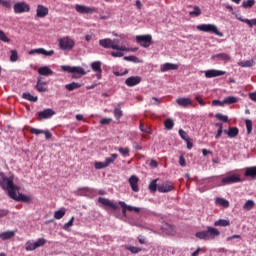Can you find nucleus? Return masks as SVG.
I'll use <instances>...</instances> for the list:
<instances>
[{"label":"nucleus","mask_w":256,"mask_h":256,"mask_svg":"<svg viewBox=\"0 0 256 256\" xmlns=\"http://www.w3.org/2000/svg\"><path fill=\"white\" fill-rule=\"evenodd\" d=\"M2 180L0 181V186L8 191V195L10 198L17 202L30 203L32 198L30 196L23 195L17 192L19 191V187L14 185L12 178H7L4 173H0Z\"/></svg>","instance_id":"f257e3e1"},{"label":"nucleus","mask_w":256,"mask_h":256,"mask_svg":"<svg viewBox=\"0 0 256 256\" xmlns=\"http://www.w3.org/2000/svg\"><path fill=\"white\" fill-rule=\"evenodd\" d=\"M119 153L124 156V157H128L130 155V149L129 148H123V147H120L118 149Z\"/></svg>","instance_id":"49530a36"},{"label":"nucleus","mask_w":256,"mask_h":256,"mask_svg":"<svg viewBox=\"0 0 256 256\" xmlns=\"http://www.w3.org/2000/svg\"><path fill=\"white\" fill-rule=\"evenodd\" d=\"M75 9L80 14H93L97 13V8L91 7V6H83L82 4H76Z\"/></svg>","instance_id":"9d476101"},{"label":"nucleus","mask_w":256,"mask_h":256,"mask_svg":"<svg viewBox=\"0 0 256 256\" xmlns=\"http://www.w3.org/2000/svg\"><path fill=\"white\" fill-rule=\"evenodd\" d=\"M111 121H112L111 118H104V119L101 120V124L102 125H108V124H110Z\"/></svg>","instance_id":"680f3d73"},{"label":"nucleus","mask_w":256,"mask_h":256,"mask_svg":"<svg viewBox=\"0 0 256 256\" xmlns=\"http://www.w3.org/2000/svg\"><path fill=\"white\" fill-rule=\"evenodd\" d=\"M14 236H15L14 231H6V232L0 233V239L3 241L9 240V239L13 238Z\"/></svg>","instance_id":"a878e982"},{"label":"nucleus","mask_w":256,"mask_h":256,"mask_svg":"<svg viewBox=\"0 0 256 256\" xmlns=\"http://www.w3.org/2000/svg\"><path fill=\"white\" fill-rule=\"evenodd\" d=\"M74 220H75V217L73 216L70 220H69V222H67L65 225H64V230H68L71 226H73V222H74Z\"/></svg>","instance_id":"5fc2aeb1"},{"label":"nucleus","mask_w":256,"mask_h":256,"mask_svg":"<svg viewBox=\"0 0 256 256\" xmlns=\"http://www.w3.org/2000/svg\"><path fill=\"white\" fill-rule=\"evenodd\" d=\"M236 19H238L242 23L248 24V27L253 28V26H256V19H243V17L240 14H236Z\"/></svg>","instance_id":"5701e85b"},{"label":"nucleus","mask_w":256,"mask_h":256,"mask_svg":"<svg viewBox=\"0 0 256 256\" xmlns=\"http://www.w3.org/2000/svg\"><path fill=\"white\" fill-rule=\"evenodd\" d=\"M215 117H216L218 120H220V121H222V122H224V123H228V122H229L228 116L222 115V114H220V113L216 114Z\"/></svg>","instance_id":"de8ad7c7"},{"label":"nucleus","mask_w":256,"mask_h":256,"mask_svg":"<svg viewBox=\"0 0 256 256\" xmlns=\"http://www.w3.org/2000/svg\"><path fill=\"white\" fill-rule=\"evenodd\" d=\"M138 182H139V178L136 176H131V178L129 179V183L134 192L139 191Z\"/></svg>","instance_id":"393cba45"},{"label":"nucleus","mask_w":256,"mask_h":256,"mask_svg":"<svg viewBox=\"0 0 256 256\" xmlns=\"http://www.w3.org/2000/svg\"><path fill=\"white\" fill-rule=\"evenodd\" d=\"M10 53H11L10 61L11 62H16L18 60V53H17V51L11 50Z\"/></svg>","instance_id":"09e8293b"},{"label":"nucleus","mask_w":256,"mask_h":256,"mask_svg":"<svg viewBox=\"0 0 256 256\" xmlns=\"http://www.w3.org/2000/svg\"><path fill=\"white\" fill-rule=\"evenodd\" d=\"M0 41L4 42V43H9L10 40L8 39V37L5 35V33L0 30Z\"/></svg>","instance_id":"603ef678"},{"label":"nucleus","mask_w":256,"mask_h":256,"mask_svg":"<svg viewBox=\"0 0 256 256\" xmlns=\"http://www.w3.org/2000/svg\"><path fill=\"white\" fill-rule=\"evenodd\" d=\"M119 40L114 39H102L99 41V45L105 49H113L117 51H129L125 46H119Z\"/></svg>","instance_id":"7ed1b4c3"},{"label":"nucleus","mask_w":256,"mask_h":256,"mask_svg":"<svg viewBox=\"0 0 256 256\" xmlns=\"http://www.w3.org/2000/svg\"><path fill=\"white\" fill-rule=\"evenodd\" d=\"M254 5H255V0H244V2H242V7L244 9L252 8Z\"/></svg>","instance_id":"c9c22d12"},{"label":"nucleus","mask_w":256,"mask_h":256,"mask_svg":"<svg viewBox=\"0 0 256 256\" xmlns=\"http://www.w3.org/2000/svg\"><path fill=\"white\" fill-rule=\"evenodd\" d=\"M114 115H115V118L116 120H120V118L123 116V112L121 110V107L120 105H118L115 109H114Z\"/></svg>","instance_id":"4c0bfd02"},{"label":"nucleus","mask_w":256,"mask_h":256,"mask_svg":"<svg viewBox=\"0 0 256 256\" xmlns=\"http://www.w3.org/2000/svg\"><path fill=\"white\" fill-rule=\"evenodd\" d=\"M254 207H255V202L253 200L246 201V203H244V206H242V208H244V210L246 211H250Z\"/></svg>","instance_id":"72a5a7b5"},{"label":"nucleus","mask_w":256,"mask_h":256,"mask_svg":"<svg viewBox=\"0 0 256 256\" xmlns=\"http://www.w3.org/2000/svg\"><path fill=\"white\" fill-rule=\"evenodd\" d=\"M62 71L67 73H72L73 79H79L82 76L86 75V72L81 67H70V66H61Z\"/></svg>","instance_id":"20e7f679"},{"label":"nucleus","mask_w":256,"mask_h":256,"mask_svg":"<svg viewBox=\"0 0 256 256\" xmlns=\"http://www.w3.org/2000/svg\"><path fill=\"white\" fill-rule=\"evenodd\" d=\"M162 230L169 235H173L175 233L174 227L168 223L162 225Z\"/></svg>","instance_id":"cd10ccee"},{"label":"nucleus","mask_w":256,"mask_h":256,"mask_svg":"<svg viewBox=\"0 0 256 256\" xmlns=\"http://www.w3.org/2000/svg\"><path fill=\"white\" fill-rule=\"evenodd\" d=\"M65 213H66L65 209L62 208V209H60V210H58V211H56V212L54 213V218L57 219V220H59V219H61V218L64 217Z\"/></svg>","instance_id":"a19ab883"},{"label":"nucleus","mask_w":256,"mask_h":256,"mask_svg":"<svg viewBox=\"0 0 256 256\" xmlns=\"http://www.w3.org/2000/svg\"><path fill=\"white\" fill-rule=\"evenodd\" d=\"M42 134L45 135V137H46L47 140L52 138V134H51L50 131H48V130H43V133H42Z\"/></svg>","instance_id":"e2e57ef3"},{"label":"nucleus","mask_w":256,"mask_h":256,"mask_svg":"<svg viewBox=\"0 0 256 256\" xmlns=\"http://www.w3.org/2000/svg\"><path fill=\"white\" fill-rule=\"evenodd\" d=\"M36 89L38 92H46L47 91V85L44 82H41L40 79L37 81Z\"/></svg>","instance_id":"c756f323"},{"label":"nucleus","mask_w":256,"mask_h":256,"mask_svg":"<svg viewBox=\"0 0 256 256\" xmlns=\"http://www.w3.org/2000/svg\"><path fill=\"white\" fill-rule=\"evenodd\" d=\"M22 98L34 103L38 101V97L32 96L30 93H23Z\"/></svg>","instance_id":"2f4dec72"},{"label":"nucleus","mask_w":256,"mask_h":256,"mask_svg":"<svg viewBox=\"0 0 256 256\" xmlns=\"http://www.w3.org/2000/svg\"><path fill=\"white\" fill-rule=\"evenodd\" d=\"M224 134L229 138H236L239 135V129L237 127H230L228 130H224Z\"/></svg>","instance_id":"4be33fe9"},{"label":"nucleus","mask_w":256,"mask_h":256,"mask_svg":"<svg viewBox=\"0 0 256 256\" xmlns=\"http://www.w3.org/2000/svg\"><path fill=\"white\" fill-rule=\"evenodd\" d=\"M225 74H226V72L225 71H221V70H208V71H205L206 78H215V77L223 76Z\"/></svg>","instance_id":"6ab92c4d"},{"label":"nucleus","mask_w":256,"mask_h":256,"mask_svg":"<svg viewBox=\"0 0 256 256\" xmlns=\"http://www.w3.org/2000/svg\"><path fill=\"white\" fill-rule=\"evenodd\" d=\"M249 97L252 101L256 102V92L250 93Z\"/></svg>","instance_id":"774afa93"},{"label":"nucleus","mask_w":256,"mask_h":256,"mask_svg":"<svg viewBox=\"0 0 256 256\" xmlns=\"http://www.w3.org/2000/svg\"><path fill=\"white\" fill-rule=\"evenodd\" d=\"M98 201H99V203L103 204L106 207H110L113 210H118L119 209V206L116 203H114L113 201H110L109 199L100 197L98 199Z\"/></svg>","instance_id":"dca6fc26"},{"label":"nucleus","mask_w":256,"mask_h":256,"mask_svg":"<svg viewBox=\"0 0 256 256\" xmlns=\"http://www.w3.org/2000/svg\"><path fill=\"white\" fill-rule=\"evenodd\" d=\"M237 98L236 97H233V96H230V97H226V99H224L222 101V103L226 104V105H231V104H235L237 103Z\"/></svg>","instance_id":"f704fd0d"},{"label":"nucleus","mask_w":256,"mask_h":256,"mask_svg":"<svg viewBox=\"0 0 256 256\" xmlns=\"http://www.w3.org/2000/svg\"><path fill=\"white\" fill-rule=\"evenodd\" d=\"M246 177H255L256 176V166L246 168V172L244 173Z\"/></svg>","instance_id":"7c9ffc66"},{"label":"nucleus","mask_w":256,"mask_h":256,"mask_svg":"<svg viewBox=\"0 0 256 256\" xmlns=\"http://www.w3.org/2000/svg\"><path fill=\"white\" fill-rule=\"evenodd\" d=\"M46 242L47 241L44 238H39L36 242H33L32 240H29L25 244V249L27 251H33V250L45 245Z\"/></svg>","instance_id":"0eeeda50"},{"label":"nucleus","mask_w":256,"mask_h":256,"mask_svg":"<svg viewBox=\"0 0 256 256\" xmlns=\"http://www.w3.org/2000/svg\"><path fill=\"white\" fill-rule=\"evenodd\" d=\"M216 202L224 208H228L230 206L229 201L223 198H217Z\"/></svg>","instance_id":"58836bf2"},{"label":"nucleus","mask_w":256,"mask_h":256,"mask_svg":"<svg viewBox=\"0 0 256 256\" xmlns=\"http://www.w3.org/2000/svg\"><path fill=\"white\" fill-rule=\"evenodd\" d=\"M0 4L6 9L11 8V0H0Z\"/></svg>","instance_id":"3c124183"},{"label":"nucleus","mask_w":256,"mask_h":256,"mask_svg":"<svg viewBox=\"0 0 256 256\" xmlns=\"http://www.w3.org/2000/svg\"><path fill=\"white\" fill-rule=\"evenodd\" d=\"M220 235L221 232L217 228L211 226H208L207 230L196 233V237L201 240H213L216 237H219Z\"/></svg>","instance_id":"f03ea898"},{"label":"nucleus","mask_w":256,"mask_h":256,"mask_svg":"<svg viewBox=\"0 0 256 256\" xmlns=\"http://www.w3.org/2000/svg\"><path fill=\"white\" fill-rule=\"evenodd\" d=\"M38 73L42 76H51V75H53V71L50 68H48L47 66L39 68Z\"/></svg>","instance_id":"bb28decb"},{"label":"nucleus","mask_w":256,"mask_h":256,"mask_svg":"<svg viewBox=\"0 0 256 256\" xmlns=\"http://www.w3.org/2000/svg\"><path fill=\"white\" fill-rule=\"evenodd\" d=\"M253 130V123L251 120H246V131L248 132V134H251Z\"/></svg>","instance_id":"8fccbe9b"},{"label":"nucleus","mask_w":256,"mask_h":256,"mask_svg":"<svg viewBox=\"0 0 256 256\" xmlns=\"http://www.w3.org/2000/svg\"><path fill=\"white\" fill-rule=\"evenodd\" d=\"M202 13V10L199 8V6H194V10H192L191 12H189L190 16H196L199 17Z\"/></svg>","instance_id":"79ce46f5"},{"label":"nucleus","mask_w":256,"mask_h":256,"mask_svg":"<svg viewBox=\"0 0 256 256\" xmlns=\"http://www.w3.org/2000/svg\"><path fill=\"white\" fill-rule=\"evenodd\" d=\"M164 125L167 130H172L174 128L175 123L171 118H169L165 121Z\"/></svg>","instance_id":"37998d69"},{"label":"nucleus","mask_w":256,"mask_h":256,"mask_svg":"<svg viewBox=\"0 0 256 256\" xmlns=\"http://www.w3.org/2000/svg\"><path fill=\"white\" fill-rule=\"evenodd\" d=\"M253 64H254L253 61H246V62H244V63H240V65H241L242 67H252Z\"/></svg>","instance_id":"bf43d9fd"},{"label":"nucleus","mask_w":256,"mask_h":256,"mask_svg":"<svg viewBox=\"0 0 256 256\" xmlns=\"http://www.w3.org/2000/svg\"><path fill=\"white\" fill-rule=\"evenodd\" d=\"M123 52L124 51L112 52L111 55L115 58H120L124 56Z\"/></svg>","instance_id":"13d9d810"},{"label":"nucleus","mask_w":256,"mask_h":256,"mask_svg":"<svg viewBox=\"0 0 256 256\" xmlns=\"http://www.w3.org/2000/svg\"><path fill=\"white\" fill-rule=\"evenodd\" d=\"M13 9L15 14L28 13L30 11V6L27 2H16Z\"/></svg>","instance_id":"6e6552de"},{"label":"nucleus","mask_w":256,"mask_h":256,"mask_svg":"<svg viewBox=\"0 0 256 256\" xmlns=\"http://www.w3.org/2000/svg\"><path fill=\"white\" fill-rule=\"evenodd\" d=\"M233 239H241V235H232V236H230V237H228V238H226V241H231V240H233Z\"/></svg>","instance_id":"0e129e2a"},{"label":"nucleus","mask_w":256,"mask_h":256,"mask_svg":"<svg viewBox=\"0 0 256 256\" xmlns=\"http://www.w3.org/2000/svg\"><path fill=\"white\" fill-rule=\"evenodd\" d=\"M157 181L158 179H155L151 182V184L149 185V190L153 193H155L158 190V186H157Z\"/></svg>","instance_id":"a18cd8bd"},{"label":"nucleus","mask_w":256,"mask_h":256,"mask_svg":"<svg viewBox=\"0 0 256 256\" xmlns=\"http://www.w3.org/2000/svg\"><path fill=\"white\" fill-rule=\"evenodd\" d=\"M176 102H177V104H178L180 107H183V108H187V107H189V106H192V104H193L192 99H190V98H184V97L178 98V99L176 100Z\"/></svg>","instance_id":"aec40b11"},{"label":"nucleus","mask_w":256,"mask_h":256,"mask_svg":"<svg viewBox=\"0 0 256 256\" xmlns=\"http://www.w3.org/2000/svg\"><path fill=\"white\" fill-rule=\"evenodd\" d=\"M213 58H218V59H220L222 61H226V62L231 60V57L228 54H225V53L217 54Z\"/></svg>","instance_id":"e433bc0d"},{"label":"nucleus","mask_w":256,"mask_h":256,"mask_svg":"<svg viewBox=\"0 0 256 256\" xmlns=\"http://www.w3.org/2000/svg\"><path fill=\"white\" fill-rule=\"evenodd\" d=\"M214 225L219 227H227L231 225V222L230 220L219 219L218 221H215Z\"/></svg>","instance_id":"c85d7f7f"},{"label":"nucleus","mask_w":256,"mask_h":256,"mask_svg":"<svg viewBox=\"0 0 256 256\" xmlns=\"http://www.w3.org/2000/svg\"><path fill=\"white\" fill-rule=\"evenodd\" d=\"M95 168H96L97 170H100V169L107 168V166H106L105 162H96V163H95Z\"/></svg>","instance_id":"864d4df0"},{"label":"nucleus","mask_w":256,"mask_h":256,"mask_svg":"<svg viewBox=\"0 0 256 256\" xmlns=\"http://www.w3.org/2000/svg\"><path fill=\"white\" fill-rule=\"evenodd\" d=\"M118 158V155L117 154H112L111 157L109 158H106L105 160V165L106 167H108L110 164L114 163V161Z\"/></svg>","instance_id":"ea45409f"},{"label":"nucleus","mask_w":256,"mask_h":256,"mask_svg":"<svg viewBox=\"0 0 256 256\" xmlns=\"http://www.w3.org/2000/svg\"><path fill=\"white\" fill-rule=\"evenodd\" d=\"M142 81L141 77L139 76H135V77H129L126 81H125V84L128 86V87H134V86H137L138 84H140Z\"/></svg>","instance_id":"a211bd4d"},{"label":"nucleus","mask_w":256,"mask_h":256,"mask_svg":"<svg viewBox=\"0 0 256 256\" xmlns=\"http://www.w3.org/2000/svg\"><path fill=\"white\" fill-rule=\"evenodd\" d=\"M196 100H197V102L201 105V106H205V102H204V100L200 97V96H197L196 97Z\"/></svg>","instance_id":"338daca9"},{"label":"nucleus","mask_w":256,"mask_h":256,"mask_svg":"<svg viewBox=\"0 0 256 256\" xmlns=\"http://www.w3.org/2000/svg\"><path fill=\"white\" fill-rule=\"evenodd\" d=\"M179 164L182 166V167H185L186 166V160L184 158V156H181L180 159H179Z\"/></svg>","instance_id":"69168bd1"},{"label":"nucleus","mask_w":256,"mask_h":256,"mask_svg":"<svg viewBox=\"0 0 256 256\" xmlns=\"http://www.w3.org/2000/svg\"><path fill=\"white\" fill-rule=\"evenodd\" d=\"M119 205L122 207V213L124 216H126V212L128 211H135V212H140V208L138 207H133V206H129L127 205L125 202L123 201H119Z\"/></svg>","instance_id":"f3484780"},{"label":"nucleus","mask_w":256,"mask_h":256,"mask_svg":"<svg viewBox=\"0 0 256 256\" xmlns=\"http://www.w3.org/2000/svg\"><path fill=\"white\" fill-rule=\"evenodd\" d=\"M49 14L48 8L46 6H42V4H38L36 10V16L38 18H45Z\"/></svg>","instance_id":"2eb2a0df"},{"label":"nucleus","mask_w":256,"mask_h":256,"mask_svg":"<svg viewBox=\"0 0 256 256\" xmlns=\"http://www.w3.org/2000/svg\"><path fill=\"white\" fill-rule=\"evenodd\" d=\"M197 30L201 31V32H205V33H213L215 35H217L218 37H223V33H221L217 26L212 25V24H203V25H199L196 27Z\"/></svg>","instance_id":"39448f33"},{"label":"nucleus","mask_w":256,"mask_h":256,"mask_svg":"<svg viewBox=\"0 0 256 256\" xmlns=\"http://www.w3.org/2000/svg\"><path fill=\"white\" fill-rule=\"evenodd\" d=\"M34 54H38V55H43V56H46V57H50L54 54V51L53 50H50V51H46L45 49L43 48H39V49H34V50H31L29 52V55H34Z\"/></svg>","instance_id":"4468645a"},{"label":"nucleus","mask_w":256,"mask_h":256,"mask_svg":"<svg viewBox=\"0 0 256 256\" xmlns=\"http://www.w3.org/2000/svg\"><path fill=\"white\" fill-rule=\"evenodd\" d=\"M125 248H126L127 250H129L130 252H132L133 254H137V253H139V252L142 251L141 248L135 247V246L126 245Z\"/></svg>","instance_id":"c03bdc74"},{"label":"nucleus","mask_w":256,"mask_h":256,"mask_svg":"<svg viewBox=\"0 0 256 256\" xmlns=\"http://www.w3.org/2000/svg\"><path fill=\"white\" fill-rule=\"evenodd\" d=\"M136 42L144 47V48H149L150 45L152 44V36L151 35H141L136 37Z\"/></svg>","instance_id":"1a4fd4ad"},{"label":"nucleus","mask_w":256,"mask_h":256,"mask_svg":"<svg viewBox=\"0 0 256 256\" xmlns=\"http://www.w3.org/2000/svg\"><path fill=\"white\" fill-rule=\"evenodd\" d=\"M56 113L52 109H45L37 113L38 120H47L54 116Z\"/></svg>","instance_id":"f8f14e48"},{"label":"nucleus","mask_w":256,"mask_h":256,"mask_svg":"<svg viewBox=\"0 0 256 256\" xmlns=\"http://www.w3.org/2000/svg\"><path fill=\"white\" fill-rule=\"evenodd\" d=\"M238 182H241V176L239 174H234L222 178V185H230Z\"/></svg>","instance_id":"9b49d317"},{"label":"nucleus","mask_w":256,"mask_h":256,"mask_svg":"<svg viewBox=\"0 0 256 256\" xmlns=\"http://www.w3.org/2000/svg\"><path fill=\"white\" fill-rule=\"evenodd\" d=\"M174 189L175 187L172 182H165L158 186V191L160 193H167V192L173 191Z\"/></svg>","instance_id":"ddd939ff"},{"label":"nucleus","mask_w":256,"mask_h":256,"mask_svg":"<svg viewBox=\"0 0 256 256\" xmlns=\"http://www.w3.org/2000/svg\"><path fill=\"white\" fill-rule=\"evenodd\" d=\"M44 130H39V129H36V128H30V133L31 134H34V135H40V134H43Z\"/></svg>","instance_id":"4d7b16f0"},{"label":"nucleus","mask_w":256,"mask_h":256,"mask_svg":"<svg viewBox=\"0 0 256 256\" xmlns=\"http://www.w3.org/2000/svg\"><path fill=\"white\" fill-rule=\"evenodd\" d=\"M179 135L181 136V138L185 141H188L189 137L188 134L184 131V130H179Z\"/></svg>","instance_id":"6e6d98bb"},{"label":"nucleus","mask_w":256,"mask_h":256,"mask_svg":"<svg viewBox=\"0 0 256 256\" xmlns=\"http://www.w3.org/2000/svg\"><path fill=\"white\" fill-rule=\"evenodd\" d=\"M140 130H141L142 132H145V133H148V134L151 133L150 129L147 128V127H145L142 123L140 124Z\"/></svg>","instance_id":"052dcab7"},{"label":"nucleus","mask_w":256,"mask_h":256,"mask_svg":"<svg viewBox=\"0 0 256 256\" xmlns=\"http://www.w3.org/2000/svg\"><path fill=\"white\" fill-rule=\"evenodd\" d=\"M91 68L96 73L97 79H101L102 78L101 62L99 61L93 62L91 64Z\"/></svg>","instance_id":"412c9836"},{"label":"nucleus","mask_w":256,"mask_h":256,"mask_svg":"<svg viewBox=\"0 0 256 256\" xmlns=\"http://www.w3.org/2000/svg\"><path fill=\"white\" fill-rule=\"evenodd\" d=\"M179 66L177 64L165 63L161 66V72H167L172 70H178Z\"/></svg>","instance_id":"b1692460"},{"label":"nucleus","mask_w":256,"mask_h":256,"mask_svg":"<svg viewBox=\"0 0 256 256\" xmlns=\"http://www.w3.org/2000/svg\"><path fill=\"white\" fill-rule=\"evenodd\" d=\"M82 85L79 84V83H76V82H73V83H70V84H67L65 85V88L68 90V91H73V90H76L78 88H80Z\"/></svg>","instance_id":"473e14b6"},{"label":"nucleus","mask_w":256,"mask_h":256,"mask_svg":"<svg viewBox=\"0 0 256 256\" xmlns=\"http://www.w3.org/2000/svg\"><path fill=\"white\" fill-rule=\"evenodd\" d=\"M58 43H59L60 49L63 51H71L75 46V42L69 37H64L59 39Z\"/></svg>","instance_id":"423d86ee"}]
</instances>
